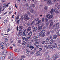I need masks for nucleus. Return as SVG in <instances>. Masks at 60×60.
Returning a JSON list of instances; mask_svg holds the SVG:
<instances>
[{
  "label": "nucleus",
  "instance_id": "1",
  "mask_svg": "<svg viewBox=\"0 0 60 60\" xmlns=\"http://www.w3.org/2000/svg\"><path fill=\"white\" fill-rule=\"evenodd\" d=\"M45 30H42L39 33V36L42 37H44L45 35V34L44 33H45Z\"/></svg>",
  "mask_w": 60,
  "mask_h": 60
},
{
  "label": "nucleus",
  "instance_id": "2",
  "mask_svg": "<svg viewBox=\"0 0 60 60\" xmlns=\"http://www.w3.org/2000/svg\"><path fill=\"white\" fill-rule=\"evenodd\" d=\"M58 54H57V53H56L55 54V56H54L53 57H52L50 58V60H53V59H54V60H56V59H57V58L58 57L57 56H58Z\"/></svg>",
  "mask_w": 60,
  "mask_h": 60
},
{
  "label": "nucleus",
  "instance_id": "3",
  "mask_svg": "<svg viewBox=\"0 0 60 60\" xmlns=\"http://www.w3.org/2000/svg\"><path fill=\"white\" fill-rule=\"evenodd\" d=\"M24 20L26 21H27L28 20H29L30 19V18L28 17V15L26 14L24 15Z\"/></svg>",
  "mask_w": 60,
  "mask_h": 60
},
{
  "label": "nucleus",
  "instance_id": "4",
  "mask_svg": "<svg viewBox=\"0 0 60 60\" xmlns=\"http://www.w3.org/2000/svg\"><path fill=\"white\" fill-rule=\"evenodd\" d=\"M49 46V43H46L45 44V47L46 49H48Z\"/></svg>",
  "mask_w": 60,
  "mask_h": 60
},
{
  "label": "nucleus",
  "instance_id": "5",
  "mask_svg": "<svg viewBox=\"0 0 60 60\" xmlns=\"http://www.w3.org/2000/svg\"><path fill=\"white\" fill-rule=\"evenodd\" d=\"M52 46L53 48L56 49V48L57 47V44L56 43H54L53 45H52Z\"/></svg>",
  "mask_w": 60,
  "mask_h": 60
},
{
  "label": "nucleus",
  "instance_id": "6",
  "mask_svg": "<svg viewBox=\"0 0 60 60\" xmlns=\"http://www.w3.org/2000/svg\"><path fill=\"white\" fill-rule=\"evenodd\" d=\"M33 40L34 41H36L38 39V38L37 36H35L34 38H33Z\"/></svg>",
  "mask_w": 60,
  "mask_h": 60
},
{
  "label": "nucleus",
  "instance_id": "7",
  "mask_svg": "<svg viewBox=\"0 0 60 60\" xmlns=\"http://www.w3.org/2000/svg\"><path fill=\"white\" fill-rule=\"evenodd\" d=\"M59 23H57L56 24V29L57 30L59 28Z\"/></svg>",
  "mask_w": 60,
  "mask_h": 60
},
{
  "label": "nucleus",
  "instance_id": "8",
  "mask_svg": "<svg viewBox=\"0 0 60 60\" xmlns=\"http://www.w3.org/2000/svg\"><path fill=\"white\" fill-rule=\"evenodd\" d=\"M41 54V52L39 51H37L36 52V56H38Z\"/></svg>",
  "mask_w": 60,
  "mask_h": 60
},
{
  "label": "nucleus",
  "instance_id": "9",
  "mask_svg": "<svg viewBox=\"0 0 60 60\" xmlns=\"http://www.w3.org/2000/svg\"><path fill=\"white\" fill-rule=\"evenodd\" d=\"M29 48L30 49L32 50L34 49V46H33L31 45V46H29Z\"/></svg>",
  "mask_w": 60,
  "mask_h": 60
},
{
  "label": "nucleus",
  "instance_id": "10",
  "mask_svg": "<svg viewBox=\"0 0 60 60\" xmlns=\"http://www.w3.org/2000/svg\"><path fill=\"white\" fill-rule=\"evenodd\" d=\"M54 42V40L52 39H51L50 41V44H52Z\"/></svg>",
  "mask_w": 60,
  "mask_h": 60
},
{
  "label": "nucleus",
  "instance_id": "11",
  "mask_svg": "<svg viewBox=\"0 0 60 60\" xmlns=\"http://www.w3.org/2000/svg\"><path fill=\"white\" fill-rule=\"evenodd\" d=\"M26 30H25L23 32V33L22 35V36H26V34H25L26 33Z\"/></svg>",
  "mask_w": 60,
  "mask_h": 60
},
{
  "label": "nucleus",
  "instance_id": "12",
  "mask_svg": "<svg viewBox=\"0 0 60 60\" xmlns=\"http://www.w3.org/2000/svg\"><path fill=\"white\" fill-rule=\"evenodd\" d=\"M25 56H21L20 60H24V58H25Z\"/></svg>",
  "mask_w": 60,
  "mask_h": 60
},
{
  "label": "nucleus",
  "instance_id": "13",
  "mask_svg": "<svg viewBox=\"0 0 60 60\" xmlns=\"http://www.w3.org/2000/svg\"><path fill=\"white\" fill-rule=\"evenodd\" d=\"M57 38V35L56 34H54L53 36V39H56Z\"/></svg>",
  "mask_w": 60,
  "mask_h": 60
},
{
  "label": "nucleus",
  "instance_id": "14",
  "mask_svg": "<svg viewBox=\"0 0 60 60\" xmlns=\"http://www.w3.org/2000/svg\"><path fill=\"white\" fill-rule=\"evenodd\" d=\"M23 32L21 30H19V34L20 36H21V35H22V33Z\"/></svg>",
  "mask_w": 60,
  "mask_h": 60
},
{
  "label": "nucleus",
  "instance_id": "15",
  "mask_svg": "<svg viewBox=\"0 0 60 60\" xmlns=\"http://www.w3.org/2000/svg\"><path fill=\"white\" fill-rule=\"evenodd\" d=\"M49 48L50 49H53V45H51L50 46H49Z\"/></svg>",
  "mask_w": 60,
  "mask_h": 60
},
{
  "label": "nucleus",
  "instance_id": "16",
  "mask_svg": "<svg viewBox=\"0 0 60 60\" xmlns=\"http://www.w3.org/2000/svg\"><path fill=\"white\" fill-rule=\"evenodd\" d=\"M9 56L11 57H12L13 56V54L11 52L9 53Z\"/></svg>",
  "mask_w": 60,
  "mask_h": 60
},
{
  "label": "nucleus",
  "instance_id": "17",
  "mask_svg": "<svg viewBox=\"0 0 60 60\" xmlns=\"http://www.w3.org/2000/svg\"><path fill=\"white\" fill-rule=\"evenodd\" d=\"M53 17V15H51L49 16V17H48V19H52V18Z\"/></svg>",
  "mask_w": 60,
  "mask_h": 60
},
{
  "label": "nucleus",
  "instance_id": "18",
  "mask_svg": "<svg viewBox=\"0 0 60 60\" xmlns=\"http://www.w3.org/2000/svg\"><path fill=\"white\" fill-rule=\"evenodd\" d=\"M32 45V43L31 42H29L27 44V46H31Z\"/></svg>",
  "mask_w": 60,
  "mask_h": 60
},
{
  "label": "nucleus",
  "instance_id": "19",
  "mask_svg": "<svg viewBox=\"0 0 60 60\" xmlns=\"http://www.w3.org/2000/svg\"><path fill=\"white\" fill-rule=\"evenodd\" d=\"M32 34L33 33L32 32V31H30L29 33L28 34L30 36H31V35H32Z\"/></svg>",
  "mask_w": 60,
  "mask_h": 60
},
{
  "label": "nucleus",
  "instance_id": "20",
  "mask_svg": "<svg viewBox=\"0 0 60 60\" xmlns=\"http://www.w3.org/2000/svg\"><path fill=\"white\" fill-rule=\"evenodd\" d=\"M31 6L32 8H34L35 7V5L34 4H32L31 5Z\"/></svg>",
  "mask_w": 60,
  "mask_h": 60
},
{
  "label": "nucleus",
  "instance_id": "21",
  "mask_svg": "<svg viewBox=\"0 0 60 60\" xmlns=\"http://www.w3.org/2000/svg\"><path fill=\"white\" fill-rule=\"evenodd\" d=\"M26 52L27 54H29L30 53V51L28 49H27L26 51Z\"/></svg>",
  "mask_w": 60,
  "mask_h": 60
},
{
  "label": "nucleus",
  "instance_id": "22",
  "mask_svg": "<svg viewBox=\"0 0 60 60\" xmlns=\"http://www.w3.org/2000/svg\"><path fill=\"white\" fill-rule=\"evenodd\" d=\"M35 21H36V19H35L32 22H31L30 23V24H31V25H33V24H34V22H35Z\"/></svg>",
  "mask_w": 60,
  "mask_h": 60
},
{
  "label": "nucleus",
  "instance_id": "23",
  "mask_svg": "<svg viewBox=\"0 0 60 60\" xmlns=\"http://www.w3.org/2000/svg\"><path fill=\"white\" fill-rule=\"evenodd\" d=\"M49 55H47L46 56V59H49Z\"/></svg>",
  "mask_w": 60,
  "mask_h": 60
},
{
  "label": "nucleus",
  "instance_id": "24",
  "mask_svg": "<svg viewBox=\"0 0 60 60\" xmlns=\"http://www.w3.org/2000/svg\"><path fill=\"white\" fill-rule=\"evenodd\" d=\"M48 4H51V0H48Z\"/></svg>",
  "mask_w": 60,
  "mask_h": 60
},
{
  "label": "nucleus",
  "instance_id": "25",
  "mask_svg": "<svg viewBox=\"0 0 60 60\" xmlns=\"http://www.w3.org/2000/svg\"><path fill=\"white\" fill-rule=\"evenodd\" d=\"M18 43L21 44V40H19L18 42Z\"/></svg>",
  "mask_w": 60,
  "mask_h": 60
},
{
  "label": "nucleus",
  "instance_id": "26",
  "mask_svg": "<svg viewBox=\"0 0 60 60\" xmlns=\"http://www.w3.org/2000/svg\"><path fill=\"white\" fill-rule=\"evenodd\" d=\"M42 27L41 26H40L38 27V30H41V29H42Z\"/></svg>",
  "mask_w": 60,
  "mask_h": 60
},
{
  "label": "nucleus",
  "instance_id": "27",
  "mask_svg": "<svg viewBox=\"0 0 60 60\" xmlns=\"http://www.w3.org/2000/svg\"><path fill=\"white\" fill-rule=\"evenodd\" d=\"M30 11L31 13H34V10L33 9H31L30 10Z\"/></svg>",
  "mask_w": 60,
  "mask_h": 60
},
{
  "label": "nucleus",
  "instance_id": "28",
  "mask_svg": "<svg viewBox=\"0 0 60 60\" xmlns=\"http://www.w3.org/2000/svg\"><path fill=\"white\" fill-rule=\"evenodd\" d=\"M53 11H54V9L52 8V9L50 11V13L51 14H52V13L53 12Z\"/></svg>",
  "mask_w": 60,
  "mask_h": 60
},
{
  "label": "nucleus",
  "instance_id": "29",
  "mask_svg": "<svg viewBox=\"0 0 60 60\" xmlns=\"http://www.w3.org/2000/svg\"><path fill=\"white\" fill-rule=\"evenodd\" d=\"M26 42L25 41H23L22 43V45H23V46H25V44H26Z\"/></svg>",
  "mask_w": 60,
  "mask_h": 60
},
{
  "label": "nucleus",
  "instance_id": "30",
  "mask_svg": "<svg viewBox=\"0 0 60 60\" xmlns=\"http://www.w3.org/2000/svg\"><path fill=\"white\" fill-rule=\"evenodd\" d=\"M35 52V51L34 50H33L31 52V54L32 55H34V53Z\"/></svg>",
  "mask_w": 60,
  "mask_h": 60
},
{
  "label": "nucleus",
  "instance_id": "31",
  "mask_svg": "<svg viewBox=\"0 0 60 60\" xmlns=\"http://www.w3.org/2000/svg\"><path fill=\"white\" fill-rule=\"evenodd\" d=\"M19 49H18L15 50V52H19Z\"/></svg>",
  "mask_w": 60,
  "mask_h": 60
},
{
  "label": "nucleus",
  "instance_id": "32",
  "mask_svg": "<svg viewBox=\"0 0 60 60\" xmlns=\"http://www.w3.org/2000/svg\"><path fill=\"white\" fill-rule=\"evenodd\" d=\"M3 53L4 54V55H6V53H7V52L6 51H4L3 52Z\"/></svg>",
  "mask_w": 60,
  "mask_h": 60
},
{
  "label": "nucleus",
  "instance_id": "33",
  "mask_svg": "<svg viewBox=\"0 0 60 60\" xmlns=\"http://www.w3.org/2000/svg\"><path fill=\"white\" fill-rule=\"evenodd\" d=\"M39 43H40V41H38L35 42V43H36V44H39Z\"/></svg>",
  "mask_w": 60,
  "mask_h": 60
},
{
  "label": "nucleus",
  "instance_id": "34",
  "mask_svg": "<svg viewBox=\"0 0 60 60\" xmlns=\"http://www.w3.org/2000/svg\"><path fill=\"white\" fill-rule=\"evenodd\" d=\"M19 28L20 30H22L23 29V27L22 26H20L19 27Z\"/></svg>",
  "mask_w": 60,
  "mask_h": 60
},
{
  "label": "nucleus",
  "instance_id": "35",
  "mask_svg": "<svg viewBox=\"0 0 60 60\" xmlns=\"http://www.w3.org/2000/svg\"><path fill=\"white\" fill-rule=\"evenodd\" d=\"M0 48L1 49H4V46L3 45H2L1 46Z\"/></svg>",
  "mask_w": 60,
  "mask_h": 60
},
{
  "label": "nucleus",
  "instance_id": "36",
  "mask_svg": "<svg viewBox=\"0 0 60 60\" xmlns=\"http://www.w3.org/2000/svg\"><path fill=\"white\" fill-rule=\"evenodd\" d=\"M8 38H9V37H8V36L6 37L5 39V41H8Z\"/></svg>",
  "mask_w": 60,
  "mask_h": 60
},
{
  "label": "nucleus",
  "instance_id": "37",
  "mask_svg": "<svg viewBox=\"0 0 60 60\" xmlns=\"http://www.w3.org/2000/svg\"><path fill=\"white\" fill-rule=\"evenodd\" d=\"M27 30H31V27H29L27 29Z\"/></svg>",
  "mask_w": 60,
  "mask_h": 60
},
{
  "label": "nucleus",
  "instance_id": "38",
  "mask_svg": "<svg viewBox=\"0 0 60 60\" xmlns=\"http://www.w3.org/2000/svg\"><path fill=\"white\" fill-rule=\"evenodd\" d=\"M28 37H25V41H26L27 40H28Z\"/></svg>",
  "mask_w": 60,
  "mask_h": 60
},
{
  "label": "nucleus",
  "instance_id": "39",
  "mask_svg": "<svg viewBox=\"0 0 60 60\" xmlns=\"http://www.w3.org/2000/svg\"><path fill=\"white\" fill-rule=\"evenodd\" d=\"M37 30V27H35L33 29V30Z\"/></svg>",
  "mask_w": 60,
  "mask_h": 60
},
{
  "label": "nucleus",
  "instance_id": "40",
  "mask_svg": "<svg viewBox=\"0 0 60 60\" xmlns=\"http://www.w3.org/2000/svg\"><path fill=\"white\" fill-rule=\"evenodd\" d=\"M7 21H8V20H5L4 21V24H5V23H7Z\"/></svg>",
  "mask_w": 60,
  "mask_h": 60
},
{
  "label": "nucleus",
  "instance_id": "41",
  "mask_svg": "<svg viewBox=\"0 0 60 60\" xmlns=\"http://www.w3.org/2000/svg\"><path fill=\"white\" fill-rule=\"evenodd\" d=\"M9 46V44L8 43H7L6 45V46L7 48H8Z\"/></svg>",
  "mask_w": 60,
  "mask_h": 60
},
{
  "label": "nucleus",
  "instance_id": "42",
  "mask_svg": "<svg viewBox=\"0 0 60 60\" xmlns=\"http://www.w3.org/2000/svg\"><path fill=\"white\" fill-rule=\"evenodd\" d=\"M27 14L28 15H29L30 14V13L29 11H27Z\"/></svg>",
  "mask_w": 60,
  "mask_h": 60
},
{
  "label": "nucleus",
  "instance_id": "43",
  "mask_svg": "<svg viewBox=\"0 0 60 60\" xmlns=\"http://www.w3.org/2000/svg\"><path fill=\"white\" fill-rule=\"evenodd\" d=\"M23 18H24V17L23 16H22L20 18V19L21 21H22L23 20Z\"/></svg>",
  "mask_w": 60,
  "mask_h": 60
},
{
  "label": "nucleus",
  "instance_id": "44",
  "mask_svg": "<svg viewBox=\"0 0 60 60\" xmlns=\"http://www.w3.org/2000/svg\"><path fill=\"white\" fill-rule=\"evenodd\" d=\"M53 24H54V23H53V22H51L50 24V26H52V25H53Z\"/></svg>",
  "mask_w": 60,
  "mask_h": 60
},
{
  "label": "nucleus",
  "instance_id": "45",
  "mask_svg": "<svg viewBox=\"0 0 60 60\" xmlns=\"http://www.w3.org/2000/svg\"><path fill=\"white\" fill-rule=\"evenodd\" d=\"M19 18V15H18V16H17V17H16V20H18Z\"/></svg>",
  "mask_w": 60,
  "mask_h": 60
},
{
  "label": "nucleus",
  "instance_id": "46",
  "mask_svg": "<svg viewBox=\"0 0 60 60\" xmlns=\"http://www.w3.org/2000/svg\"><path fill=\"white\" fill-rule=\"evenodd\" d=\"M30 26V23L29 22H28L27 24V26Z\"/></svg>",
  "mask_w": 60,
  "mask_h": 60
},
{
  "label": "nucleus",
  "instance_id": "47",
  "mask_svg": "<svg viewBox=\"0 0 60 60\" xmlns=\"http://www.w3.org/2000/svg\"><path fill=\"white\" fill-rule=\"evenodd\" d=\"M12 58V60H15L16 59V56H14V57Z\"/></svg>",
  "mask_w": 60,
  "mask_h": 60
},
{
  "label": "nucleus",
  "instance_id": "48",
  "mask_svg": "<svg viewBox=\"0 0 60 60\" xmlns=\"http://www.w3.org/2000/svg\"><path fill=\"white\" fill-rule=\"evenodd\" d=\"M56 33L57 34L58 36H60V35L59 34V32H56Z\"/></svg>",
  "mask_w": 60,
  "mask_h": 60
},
{
  "label": "nucleus",
  "instance_id": "49",
  "mask_svg": "<svg viewBox=\"0 0 60 60\" xmlns=\"http://www.w3.org/2000/svg\"><path fill=\"white\" fill-rule=\"evenodd\" d=\"M50 31H49L47 33V34L48 35H49V34H50Z\"/></svg>",
  "mask_w": 60,
  "mask_h": 60
},
{
  "label": "nucleus",
  "instance_id": "50",
  "mask_svg": "<svg viewBox=\"0 0 60 60\" xmlns=\"http://www.w3.org/2000/svg\"><path fill=\"white\" fill-rule=\"evenodd\" d=\"M20 21V20L19 19L17 21V23L18 24H19V21Z\"/></svg>",
  "mask_w": 60,
  "mask_h": 60
},
{
  "label": "nucleus",
  "instance_id": "51",
  "mask_svg": "<svg viewBox=\"0 0 60 60\" xmlns=\"http://www.w3.org/2000/svg\"><path fill=\"white\" fill-rule=\"evenodd\" d=\"M6 6V4H3V7H5Z\"/></svg>",
  "mask_w": 60,
  "mask_h": 60
},
{
  "label": "nucleus",
  "instance_id": "52",
  "mask_svg": "<svg viewBox=\"0 0 60 60\" xmlns=\"http://www.w3.org/2000/svg\"><path fill=\"white\" fill-rule=\"evenodd\" d=\"M45 10H48V7H47V6H45Z\"/></svg>",
  "mask_w": 60,
  "mask_h": 60
},
{
  "label": "nucleus",
  "instance_id": "53",
  "mask_svg": "<svg viewBox=\"0 0 60 60\" xmlns=\"http://www.w3.org/2000/svg\"><path fill=\"white\" fill-rule=\"evenodd\" d=\"M25 38H26V37H22V40H25Z\"/></svg>",
  "mask_w": 60,
  "mask_h": 60
},
{
  "label": "nucleus",
  "instance_id": "54",
  "mask_svg": "<svg viewBox=\"0 0 60 60\" xmlns=\"http://www.w3.org/2000/svg\"><path fill=\"white\" fill-rule=\"evenodd\" d=\"M5 58V56H3L2 57V59L3 60H4V59Z\"/></svg>",
  "mask_w": 60,
  "mask_h": 60
},
{
  "label": "nucleus",
  "instance_id": "55",
  "mask_svg": "<svg viewBox=\"0 0 60 60\" xmlns=\"http://www.w3.org/2000/svg\"><path fill=\"white\" fill-rule=\"evenodd\" d=\"M49 41V39L48 38H47L46 40V42H48Z\"/></svg>",
  "mask_w": 60,
  "mask_h": 60
},
{
  "label": "nucleus",
  "instance_id": "56",
  "mask_svg": "<svg viewBox=\"0 0 60 60\" xmlns=\"http://www.w3.org/2000/svg\"><path fill=\"white\" fill-rule=\"evenodd\" d=\"M40 23H41V20H40L38 22V24H40Z\"/></svg>",
  "mask_w": 60,
  "mask_h": 60
},
{
  "label": "nucleus",
  "instance_id": "57",
  "mask_svg": "<svg viewBox=\"0 0 60 60\" xmlns=\"http://www.w3.org/2000/svg\"><path fill=\"white\" fill-rule=\"evenodd\" d=\"M58 48L59 49H60V45L58 46Z\"/></svg>",
  "mask_w": 60,
  "mask_h": 60
},
{
  "label": "nucleus",
  "instance_id": "58",
  "mask_svg": "<svg viewBox=\"0 0 60 60\" xmlns=\"http://www.w3.org/2000/svg\"><path fill=\"white\" fill-rule=\"evenodd\" d=\"M34 4H37V1H35L34 2Z\"/></svg>",
  "mask_w": 60,
  "mask_h": 60
},
{
  "label": "nucleus",
  "instance_id": "59",
  "mask_svg": "<svg viewBox=\"0 0 60 60\" xmlns=\"http://www.w3.org/2000/svg\"><path fill=\"white\" fill-rule=\"evenodd\" d=\"M44 17H43L42 19V22L44 21Z\"/></svg>",
  "mask_w": 60,
  "mask_h": 60
},
{
  "label": "nucleus",
  "instance_id": "60",
  "mask_svg": "<svg viewBox=\"0 0 60 60\" xmlns=\"http://www.w3.org/2000/svg\"><path fill=\"white\" fill-rule=\"evenodd\" d=\"M39 47H40V46H39V45H37L36 46V48H37V49H38V48H39Z\"/></svg>",
  "mask_w": 60,
  "mask_h": 60
},
{
  "label": "nucleus",
  "instance_id": "61",
  "mask_svg": "<svg viewBox=\"0 0 60 60\" xmlns=\"http://www.w3.org/2000/svg\"><path fill=\"white\" fill-rule=\"evenodd\" d=\"M48 18H45V20L46 22H48Z\"/></svg>",
  "mask_w": 60,
  "mask_h": 60
},
{
  "label": "nucleus",
  "instance_id": "62",
  "mask_svg": "<svg viewBox=\"0 0 60 60\" xmlns=\"http://www.w3.org/2000/svg\"><path fill=\"white\" fill-rule=\"evenodd\" d=\"M40 20V18L38 17L36 21H38L39 20Z\"/></svg>",
  "mask_w": 60,
  "mask_h": 60
},
{
  "label": "nucleus",
  "instance_id": "63",
  "mask_svg": "<svg viewBox=\"0 0 60 60\" xmlns=\"http://www.w3.org/2000/svg\"><path fill=\"white\" fill-rule=\"evenodd\" d=\"M45 41H42L41 42V43L42 44H43L44 43H45Z\"/></svg>",
  "mask_w": 60,
  "mask_h": 60
},
{
  "label": "nucleus",
  "instance_id": "64",
  "mask_svg": "<svg viewBox=\"0 0 60 60\" xmlns=\"http://www.w3.org/2000/svg\"><path fill=\"white\" fill-rule=\"evenodd\" d=\"M28 39H31V36H29L28 37Z\"/></svg>",
  "mask_w": 60,
  "mask_h": 60
}]
</instances>
